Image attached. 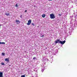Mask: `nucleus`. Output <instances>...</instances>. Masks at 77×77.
Masks as SVG:
<instances>
[{
    "label": "nucleus",
    "mask_w": 77,
    "mask_h": 77,
    "mask_svg": "<svg viewBox=\"0 0 77 77\" xmlns=\"http://www.w3.org/2000/svg\"><path fill=\"white\" fill-rule=\"evenodd\" d=\"M5 60L6 61V62H9V58H6L5 59Z\"/></svg>",
    "instance_id": "obj_4"
},
{
    "label": "nucleus",
    "mask_w": 77,
    "mask_h": 77,
    "mask_svg": "<svg viewBox=\"0 0 77 77\" xmlns=\"http://www.w3.org/2000/svg\"><path fill=\"white\" fill-rule=\"evenodd\" d=\"M1 64L2 65H5V63H2Z\"/></svg>",
    "instance_id": "obj_12"
},
{
    "label": "nucleus",
    "mask_w": 77,
    "mask_h": 77,
    "mask_svg": "<svg viewBox=\"0 0 77 77\" xmlns=\"http://www.w3.org/2000/svg\"><path fill=\"white\" fill-rule=\"evenodd\" d=\"M44 35H42V38H44Z\"/></svg>",
    "instance_id": "obj_13"
},
{
    "label": "nucleus",
    "mask_w": 77,
    "mask_h": 77,
    "mask_svg": "<svg viewBox=\"0 0 77 77\" xmlns=\"http://www.w3.org/2000/svg\"><path fill=\"white\" fill-rule=\"evenodd\" d=\"M45 14H43L42 15V17L43 18H45Z\"/></svg>",
    "instance_id": "obj_7"
},
{
    "label": "nucleus",
    "mask_w": 77,
    "mask_h": 77,
    "mask_svg": "<svg viewBox=\"0 0 77 77\" xmlns=\"http://www.w3.org/2000/svg\"><path fill=\"white\" fill-rule=\"evenodd\" d=\"M42 72H43V71H44V69H42Z\"/></svg>",
    "instance_id": "obj_20"
},
{
    "label": "nucleus",
    "mask_w": 77,
    "mask_h": 77,
    "mask_svg": "<svg viewBox=\"0 0 77 77\" xmlns=\"http://www.w3.org/2000/svg\"><path fill=\"white\" fill-rule=\"evenodd\" d=\"M32 25H34L35 24H34V23H32Z\"/></svg>",
    "instance_id": "obj_18"
},
{
    "label": "nucleus",
    "mask_w": 77,
    "mask_h": 77,
    "mask_svg": "<svg viewBox=\"0 0 77 77\" xmlns=\"http://www.w3.org/2000/svg\"><path fill=\"white\" fill-rule=\"evenodd\" d=\"M31 23H32V20H29L28 21V22L27 23V25H30V24Z\"/></svg>",
    "instance_id": "obj_3"
},
{
    "label": "nucleus",
    "mask_w": 77,
    "mask_h": 77,
    "mask_svg": "<svg viewBox=\"0 0 77 77\" xmlns=\"http://www.w3.org/2000/svg\"><path fill=\"white\" fill-rule=\"evenodd\" d=\"M21 77H26L25 75H22Z\"/></svg>",
    "instance_id": "obj_9"
},
{
    "label": "nucleus",
    "mask_w": 77,
    "mask_h": 77,
    "mask_svg": "<svg viewBox=\"0 0 77 77\" xmlns=\"http://www.w3.org/2000/svg\"><path fill=\"white\" fill-rule=\"evenodd\" d=\"M5 53H2V56H5Z\"/></svg>",
    "instance_id": "obj_8"
},
{
    "label": "nucleus",
    "mask_w": 77,
    "mask_h": 77,
    "mask_svg": "<svg viewBox=\"0 0 77 77\" xmlns=\"http://www.w3.org/2000/svg\"><path fill=\"white\" fill-rule=\"evenodd\" d=\"M0 44H2V42H0Z\"/></svg>",
    "instance_id": "obj_21"
},
{
    "label": "nucleus",
    "mask_w": 77,
    "mask_h": 77,
    "mask_svg": "<svg viewBox=\"0 0 77 77\" xmlns=\"http://www.w3.org/2000/svg\"><path fill=\"white\" fill-rule=\"evenodd\" d=\"M0 77H3V72H0Z\"/></svg>",
    "instance_id": "obj_5"
},
{
    "label": "nucleus",
    "mask_w": 77,
    "mask_h": 77,
    "mask_svg": "<svg viewBox=\"0 0 77 77\" xmlns=\"http://www.w3.org/2000/svg\"><path fill=\"white\" fill-rule=\"evenodd\" d=\"M55 16L53 13L50 14V18L51 19H54V18H55Z\"/></svg>",
    "instance_id": "obj_2"
},
{
    "label": "nucleus",
    "mask_w": 77,
    "mask_h": 77,
    "mask_svg": "<svg viewBox=\"0 0 77 77\" xmlns=\"http://www.w3.org/2000/svg\"><path fill=\"white\" fill-rule=\"evenodd\" d=\"M16 7H18V5L17 4H16Z\"/></svg>",
    "instance_id": "obj_15"
},
{
    "label": "nucleus",
    "mask_w": 77,
    "mask_h": 77,
    "mask_svg": "<svg viewBox=\"0 0 77 77\" xmlns=\"http://www.w3.org/2000/svg\"><path fill=\"white\" fill-rule=\"evenodd\" d=\"M59 16H61V15H62V14H59Z\"/></svg>",
    "instance_id": "obj_17"
},
{
    "label": "nucleus",
    "mask_w": 77,
    "mask_h": 77,
    "mask_svg": "<svg viewBox=\"0 0 77 77\" xmlns=\"http://www.w3.org/2000/svg\"><path fill=\"white\" fill-rule=\"evenodd\" d=\"M2 44H5V42H2Z\"/></svg>",
    "instance_id": "obj_11"
},
{
    "label": "nucleus",
    "mask_w": 77,
    "mask_h": 77,
    "mask_svg": "<svg viewBox=\"0 0 77 77\" xmlns=\"http://www.w3.org/2000/svg\"><path fill=\"white\" fill-rule=\"evenodd\" d=\"M27 12V10H25V12Z\"/></svg>",
    "instance_id": "obj_19"
},
{
    "label": "nucleus",
    "mask_w": 77,
    "mask_h": 77,
    "mask_svg": "<svg viewBox=\"0 0 77 77\" xmlns=\"http://www.w3.org/2000/svg\"><path fill=\"white\" fill-rule=\"evenodd\" d=\"M5 15H7V16H8V15H9L10 14L9 13H8V14H5Z\"/></svg>",
    "instance_id": "obj_10"
},
{
    "label": "nucleus",
    "mask_w": 77,
    "mask_h": 77,
    "mask_svg": "<svg viewBox=\"0 0 77 77\" xmlns=\"http://www.w3.org/2000/svg\"><path fill=\"white\" fill-rule=\"evenodd\" d=\"M16 22H17V23H16V24H19L20 23V20H16Z\"/></svg>",
    "instance_id": "obj_6"
},
{
    "label": "nucleus",
    "mask_w": 77,
    "mask_h": 77,
    "mask_svg": "<svg viewBox=\"0 0 77 77\" xmlns=\"http://www.w3.org/2000/svg\"><path fill=\"white\" fill-rule=\"evenodd\" d=\"M20 17L21 18H22V15H20Z\"/></svg>",
    "instance_id": "obj_16"
},
{
    "label": "nucleus",
    "mask_w": 77,
    "mask_h": 77,
    "mask_svg": "<svg viewBox=\"0 0 77 77\" xmlns=\"http://www.w3.org/2000/svg\"><path fill=\"white\" fill-rule=\"evenodd\" d=\"M0 27H1V25H0Z\"/></svg>",
    "instance_id": "obj_23"
},
{
    "label": "nucleus",
    "mask_w": 77,
    "mask_h": 77,
    "mask_svg": "<svg viewBox=\"0 0 77 77\" xmlns=\"http://www.w3.org/2000/svg\"><path fill=\"white\" fill-rule=\"evenodd\" d=\"M49 0L50 1H52V0Z\"/></svg>",
    "instance_id": "obj_22"
},
{
    "label": "nucleus",
    "mask_w": 77,
    "mask_h": 77,
    "mask_svg": "<svg viewBox=\"0 0 77 77\" xmlns=\"http://www.w3.org/2000/svg\"><path fill=\"white\" fill-rule=\"evenodd\" d=\"M35 59H36V57H34L33 58V60H35Z\"/></svg>",
    "instance_id": "obj_14"
},
{
    "label": "nucleus",
    "mask_w": 77,
    "mask_h": 77,
    "mask_svg": "<svg viewBox=\"0 0 77 77\" xmlns=\"http://www.w3.org/2000/svg\"><path fill=\"white\" fill-rule=\"evenodd\" d=\"M58 44H59L60 43V44H64L65 43V42H66V41H64L63 42H62L61 41H60V39H57L56 41H55V43L57 44V43H58Z\"/></svg>",
    "instance_id": "obj_1"
},
{
    "label": "nucleus",
    "mask_w": 77,
    "mask_h": 77,
    "mask_svg": "<svg viewBox=\"0 0 77 77\" xmlns=\"http://www.w3.org/2000/svg\"><path fill=\"white\" fill-rule=\"evenodd\" d=\"M47 48H46V49H47Z\"/></svg>",
    "instance_id": "obj_24"
}]
</instances>
